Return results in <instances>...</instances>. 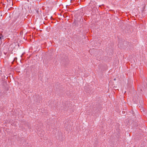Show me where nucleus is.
I'll return each instance as SVG.
<instances>
[{
    "instance_id": "4",
    "label": "nucleus",
    "mask_w": 147,
    "mask_h": 147,
    "mask_svg": "<svg viewBox=\"0 0 147 147\" xmlns=\"http://www.w3.org/2000/svg\"><path fill=\"white\" fill-rule=\"evenodd\" d=\"M75 0H74V1H75Z\"/></svg>"
},
{
    "instance_id": "1",
    "label": "nucleus",
    "mask_w": 147,
    "mask_h": 147,
    "mask_svg": "<svg viewBox=\"0 0 147 147\" xmlns=\"http://www.w3.org/2000/svg\"><path fill=\"white\" fill-rule=\"evenodd\" d=\"M1 36H0V40L4 39L3 36H2V35H1Z\"/></svg>"
},
{
    "instance_id": "2",
    "label": "nucleus",
    "mask_w": 147,
    "mask_h": 147,
    "mask_svg": "<svg viewBox=\"0 0 147 147\" xmlns=\"http://www.w3.org/2000/svg\"><path fill=\"white\" fill-rule=\"evenodd\" d=\"M12 4V1H10V3H11Z\"/></svg>"
},
{
    "instance_id": "3",
    "label": "nucleus",
    "mask_w": 147,
    "mask_h": 147,
    "mask_svg": "<svg viewBox=\"0 0 147 147\" xmlns=\"http://www.w3.org/2000/svg\"><path fill=\"white\" fill-rule=\"evenodd\" d=\"M114 80H115V79H114Z\"/></svg>"
}]
</instances>
